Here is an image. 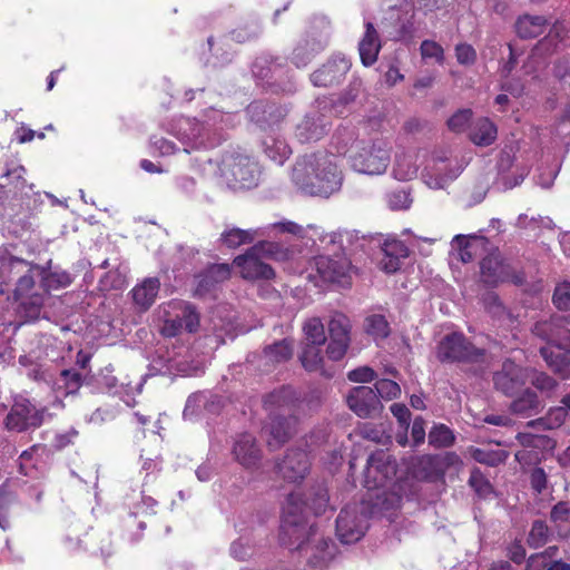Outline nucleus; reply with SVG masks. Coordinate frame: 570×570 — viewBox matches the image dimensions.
<instances>
[{
  "mask_svg": "<svg viewBox=\"0 0 570 570\" xmlns=\"http://www.w3.org/2000/svg\"><path fill=\"white\" fill-rule=\"evenodd\" d=\"M470 454L476 462L489 466H497L507 459L503 451H489L480 448H472Z\"/></svg>",
  "mask_w": 570,
  "mask_h": 570,
  "instance_id": "59",
  "label": "nucleus"
},
{
  "mask_svg": "<svg viewBox=\"0 0 570 570\" xmlns=\"http://www.w3.org/2000/svg\"><path fill=\"white\" fill-rule=\"evenodd\" d=\"M454 453L444 455H422L414 463V474L416 478L426 481H438L443 479L448 468L456 460Z\"/></svg>",
  "mask_w": 570,
  "mask_h": 570,
  "instance_id": "19",
  "label": "nucleus"
},
{
  "mask_svg": "<svg viewBox=\"0 0 570 570\" xmlns=\"http://www.w3.org/2000/svg\"><path fill=\"white\" fill-rule=\"evenodd\" d=\"M261 33L262 26L259 20L256 17H248L243 19L238 26L228 33V37L237 43H244L258 38Z\"/></svg>",
  "mask_w": 570,
  "mask_h": 570,
  "instance_id": "45",
  "label": "nucleus"
},
{
  "mask_svg": "<svg viewBox=\"0 0 570 570\" xmlns=\"http://www.w3.org/2000/svg\"><path fill=\"white\" fill-rule=\"evenodd\" d=\"M517 439L523 448L547 449L553 446V441L546 435L519 433Z\"/></svg>",
  "mask_w": 570,
  "mask_h": 570,
  "instance_id": "61",
  "label": "nucleus"
},
{
  "mask_svg": "<svg viewBox=\"0 0 570 570\" xmlns=\"http://www.w3.org/2000/svg\"><path fill=\"white\" fill-rule=\"evenodd\" d=\"M330 343L326 353L330 360H342L351 343V322L348 317L342 313H334L327 324Z\"/></svg>",
  "mask_w": 570,
  "mask_h": 570,
  "instance_id": "13",
  "label": "nucleus"
},
{
  "mask_svg": "<svg viewBox=\"0 0 570 570\" xmlns=\"http://www.w3.org/2000/svg\"><path fill=\"white\" fill-rule=\"evenodd\" d=\"M234 459L245 469H257L262 460V451L256 439L249 433L239 434L233 444Z\"/></svg>",
  "mask_w": 570,
  "mask_h": 570,
  "instance_id": "25",
  "label": "nucleus"
},
{
  "mask_svg": "<svg viewBox=\"0 0 570 570\" xmlns=\"http://www.w3.org/2000/svg\"><path fill=\"white\" fill-rule=\"evenodd\" d=\"M263 150L265 155L277 165H283L292 154L285 139L275 136H267L263 140Z\"/></svg>",
  "mask_w": 570,
  "mask_h": 570,
  "instance_id": "46",
  "label": "nucleus"
},
{
  "mask_svg": "<svg viewBox=\"0 0 570 570\" xmlns=\"http://www.w3.org/2000/svg\"><path fill=\"white\" fill-rule=\"evenodd\" d=\"M327 22L325 19H320L314 22V26L306 31L305 36L296 43L293 49L291 61L297 67H306L316 55L325 49L327 46Z\"/></svg>",
  "mask_w": 570,
  "mask_h": 570,
  "instance_id": "8",
  "label": "nucleus"
},
{
  "mask_svg": "<svg viewBox=\"0 0 570 570\" xmlns=\"http://www.w3.org/2000/svg\"><path fill=\"white\" fill-rule=\"evenodd\" d=\"M204 170L220 177L232 188H252L261 175L258 163L240 149L225 150L219 160L208 158Z\"/></svg>",
  "mask_w": 570,
  "mask_h": 570,
  "instance_id": "3",
  "label": "nucleus"
},
{
  "mask_svg": "<svg viewBox=\"0 0 570 570\" xmlns=\"http://www.w3.org/2000/svg\"><path fill=\"white\" fill-rule=\"evenodd\" d=\"M328 127L326 117L320 111H313L296 126L295 136L302 144L314 142L326 135Z\"/></svg>",
  "mask_w": 570,
  "mask_h": 570,
  "instance_id": "26",
  "label": "nucleus"
},
{
  "mask_svg": "<svg viewBox=\"0 0 570 570\" xmlns=\"http://www.w3.org/2000/svg\"><path fill=\"white\" fill-rule=\"evenodd\" d=\"M396 460L391 453L377 450L372 453L364 471V487L368 490L386 487L396 474Z\"/></svg>",
  "mask_w": 570,
  "mask_h": 570,
  "instance_id": "10",
  "label": "nucleus"
},
{
  "mask_svg": "<svg viewBox=\"0 0 570 570\" xmlns=\"http://www.w3.org/2000/svg\"><path fill=\"white\" fill-rule=\"evenodd\" d=\"M301 499L289 494L283 508L279 527V543L289 550H301L308 538L316 535L314 524L307 527V517L299 507Z\"/></svg>",
  "mask_w": 570,
  "mask_h": 570,
  "instance_id": "6",
  "label": "nucleus"
},
{
  "mask_svg": "<svg viewBox=\"0 0 570 570\" xmlns=\"http://www.w3.org/2000/svg\"><path fill=\"white\" fill-rule=\"evenodd\" d=\"M269 416L271 422L266 426V432L268 433L267 444L271 449L275 450L289 440L295 432L298 421L295 415L275 414Z\"/></svg>",
  "mask_w": 570,
  "mask_h": 570,
  "instance_id": "27",
  "label": "nucleus"
},
{
  "mask_svg": "<svg viewBox=\"0 0 570 570\" xmlns=\"http://www.w3.org/2000/svg\"><path fill=\"white\" fill-rule=\"evenodd\" d=\"M246 112L250 121L266 129L281 122L286 117L287 109L273 102L256 100L247 106Z\"/></svg>",
  "mask_w": 570,
  "mask_h": 570,
  "instance_id": "22",
  "label": "nucleus"
},
{
  "mask_svg": "<svg viewBox=\"0 0 570 570\" xmlns=\"http://www.w3.org/2000/svg\"><path fill=\"white\" fill-rule=\"evenodd\" d=\"M454 441L453 431L444 424L434 425L429 433V443L438 449L449 448Z\"/></svg>",
  "mask_w": 570,
  "mask_h": 570,
  "instance_id": "57",
  "label": "nucleus"
},
{
  "mask_svg": "<svg viewBox=\"0 0 570 570\" xmlns=\"http://www.w3.org/2000/svg\"><path fill=\"white\" fill-rule=\"evenodd\" d=\"M232 267L227 263L213 264L198 276L196 292L200 295L210 292L217 284L229 278Z\"/></svg>",
  "mask_w": 570,
  "mask_h": 570,
  "instance_id": "34",
  "label": "nucleus"
},
{
  "mask_svg": "<svg viewBox=\"0 0 570 570\" xmlns=\"http://www.w3.org/2000/svg\"><path fill=\"white\" fill-rule=\"evenodd\" d=\"M328 242L333 245H337L343 255L342 257H346L362 248L364 238H361L356 232L337 230L328 235Z\"/></svg>",
  "mask_w": 570,
  "mask_h": 570,
  "instance_id": "42",
  "label": "nucleus"
},
{
  "mask_svg": "<svg viewBox=\"0 0 570 570\" xmlns=\"http://www.w3.org/2000/svg\"><path fill=\"white\" fill-rule=\"evenodd\" d=\"M481 279L484 284L494 286L509 278V266L500 254L491 253L480 263Z\"/></svg>",
  "mask_w": 570,
  "mask_h": 570,
  "instance_id": "33",
  "label": "nucleus"
},
{
  "mask_svg": "<svg viewBox=\"0 0 570 570\" xmlns=\"http://www.w3.org/2000/svg\"><path fill=\"white\" fill-rule=\"evenodd\" d=\"M525 371L511 360H505L501 370L493 375L495 389L508 396L515 394L525 384Z\"/></svg>",
  "mask_w": 570,
  "mask_h": 570,
  "instance_id": "21",
  "label": "nucleus"
},
{
  "mask_svg": "<svg viewBox=\"0 0 570 570\" xmlns=\"http://www.w3.org/2000/svg\"><path fill=\"white\" fill-rule=\"evenodd\" d=\"M262 256L253 253V246L244 254L234 259V265L240 269L243 278L246 279H271L275 276L274 269L262 262Z\"/></svg>",
  "mask_w": 570,
  "mask_h": 570,
  "instance_id": "24",
  "label": "nucleus"
},
{
  "mask_svg": "<svg viewBox=\"0 0 570 570\" xmlns=\"http://www.w3.org/2000/svg\"><path fill=\"white\" fill-rule=\"evenodd\" d=\"M358 141L355 130L350 128L337 129L332 137V146L337 155L352 154Z\"/></svg>",
  "mask_w": 570,
  "mask_h": 570,
  "instance_id": "50",
  "label": "nucleus"
},
{
  "mask_svg": "<svg viewBox=\"0 0 570 570\" xmlns=\"http://www.w3.org/2000/svg\"><path fill=\"white\" fill-rule=\"evenodd\" d=\"M470 136L475 145L489 146L497 138V127L488 118H482L476 121Z\"/></svg>",
  "mask_w": 570,
  "mask_h": 570,
  "instance_id": "51",
  "label": "nucleus"
},
{
  "mask_svg": "<svg viewBox=\"0 0 570 570\" xmlns=\"http://www.w3.org/2000/svg\"><path fill=\"white\" fill-rule=\"evenodd\" d=\"M293 355V344L287 338L274 342L264 348V356L272 363H283Z\"/></svg>",
  "mask_w": 570,
  "mask_h": 570,
  "instance_id": "53",
  "label": "nucleus"
},
{
  "mask_svg": "<svg viewBox=\"0 0 570 570\" xmlns=\"http://www.w3.org/2000/svg\"><path fill=\"white\" fill-rule=\"evenodd\" d=\"M303 331L306 343L325 344L326 335L324 324L320 317H312L304 323Z\"/></svg>",
  "mask_w": 570,
  "mask_h": 570,
  "instance_id": "58",
  "label": "nucleus"
},
{
  "mask_svg": "<svg viewBox=\"0 0 570 570\" xmlns=\"http://www.w3.org/2000/svg\"><path fill=\"white\" fill-rule=\"evenodd\" d=\"M42 419V410H38L29 400L20 397L12 405L7 416L6 425L9 430L21 432L30 428L40 426Z\"/></svg>",
  "mask_w": 570,
  "mask_h": 570,
  "instance_id": "14",
  "label": "nucleus"
},
{
  "mask_svg": "<svg viewBox=\"0 0 570 570\" xmlns=\"http://www.w3.org/2000/svg\"><path fill=\"white\" fill-rule=\"evenodd\" d=\"M301 499L299 507L303 514L306 515V511L309 510L315 515H321L328 509V490L324 483H316L308 492L304 495L294 493Z\"/></svg>",
  "mask_w": 570,
  "mask_h": 570,
  "instance_id": "32",
  "label": "nucleus"
},
{
  "mask_svg": "<svg viewBox=\"0 0 570 570\" xmlns=\"http://www.w3.org/2000/svg\"><path fill=\"white\" fill-rule=\"evenodd\" d=\"M292 180L304 194L330 197L341 189L343 176L332 155L316 151L296 160Z\"/></svg>",
  "mask_w": 570,
  "mask_h": 570,
  "instance_id": "1",
  "label": "nucleus"
},
{
  "mask_svg": "<svg viewBox=\"0 0 570 570\" xmlns=\"http://www.w3.org/2000/svg\"><path fill=\"white\" fill-rule=\"evenodd\" d=\"M234 116L219 110H212L208 120L181 117L173 125V135L185 146L184 150L209 149L218 146L224 139L223 129L233 126Z\"/></svg>",
  "mask_w": 570,
  "mask_h": 570,
  "instance_id": "2",
  "label": "nucleus"
},
{
  "mask_svg": "<svg viewBox=\"0 0 570 570\" xmlns=\"http://www.w3.org/2000/svg\"><path fill=\"white\" fill-rule=\"evenodd\" d=\"M50 261L47 266H42L43 273L41 274V288L45 293L52 289L65 288L72 283L71 275L66 271H50Z\"/></svg>",
  "mask_w": 570,
  "mask_h": 570,
  "instance_id": "48",
  "label": "nucleus"
},
{
  "mask_svg": "<svg viewBox=\"0 0 570 570\" xmlns=\"http://www.w3.org/2000/svg\"><path fill=\"white\" fill-rule=\"evenodd\" d=\"M570 315H552L548 320L538 321L532 333L551 344L570 345Z\"/></svg>",
  "mask_w": 570,
  "mask_h": 570,
  "instance_id": "16",
  "label": "nucleus"
},
{
  "mask_svg": "<svg viewBox=\"0 0 570 570\" xmlns=\"http://www.w3.org/2000/svg\"><path fill=\"white\" fill-rule=\"evenodd\" d=\"M381 49L377 31L372 22H365V32L358 43L361 61L365 67L372 66Z\"/></svg>",
  "mask_w": 570,
  "mask_h": 570,
  "instance_id": "35",
  "label": "nucleus"
},
{
  "mask_svg": "<svg viewBox=\"0 0 570 570\" xmlns=\"http://www.w3.org/2000/svg\"><path fill=\"white\" fill-rule=\"evenodd\" d=\"M264 234V228L242 229L232 227L222 233L220 242L228 248H236L240 245L253 243L255 238L262 237Z\"/></svg>",
  "mask_w": 570,
  "mask_h": 570,
  "instance_id": "41",
  "label": "nucleus"
},
{
  "mask_svg": "<svg viewBox=\"0 0 570 570\" xmlns=\"http://www.w3.org/2000/svg\"><path fill=\"white\" fill-rule=\"evenodd\" d=\"M368 528L367 517L358 511L357 505H346L336 519V534L344 544L361 540Z\"/></svg>",
  "mask_w": 570,
  "mask_h": 570,
  "instance_id": "12",
  "label": "nucleus"
},
{
  "mask_svg": "<svg viewBox=\"0 0 570 570\" xmlns=\"http://www.w3.org/2000/svg\"><path fill=\"white\" fill-rule=\"evenodd\" d=\"M3 273H10L11 281L16 278L13 295L20 301V307L29 318H37L45 304V293L36 292V279L41 281V265L19 258L3 265Z\"/></svg>",
  "mask_w": 570,
  "mask_h": 570,
  "instance_id": "4",
  "label": "nucleus"
},
{
  "mask_svg": "<svg viewBox=\"0 0 570 570\" xmlns=\"http://www.w3.org/2000/svg\"><path fill=\"white\" fill-rule=\"evenodd\" d=\"M547 365L562 379L570 375V345L551 344L540 348Z\"/></svg>",
  "mask_w": 570,
  "mask_h": 570,
  "instance_id": "29",
  "label": "nucleus"
},
{
  "mask_svg": "<svg viewBox=\"0 0 570 570\" xmlns=\"http://www.w3.org/2000/svg\"><path fill=\"white\" fill-rule=\"evenodd\" d=\"M170 312L164 320L160 327V333L165 337H175L186 330L188 333H193L199 325V316L195 307L186 302H171L168 305Z\"/></svg>",
  "mask_w": 570,
  "mask_h": 570,
  "instance_id": "11",
  "label": "nucleus"
},
{
  "mask_svg": "<svg viewBox=\"0 0 570 570\" xmlns=\"http://www.w3.org/2000/svg\"><path fill=\"white\" fill-rule=\"evenodd\" d=\"M209 413H217L222 407V400L219 396L207 392L191 393L186 401L183 416L185 420L195 419L202 409Z\"/></svg>",
  "mask_w": 570,
  "mask_h": 570,
  "instance_id": "30",
  "label": "nucleus"
},
{
  "mask_svg": "<svg viewBox=\"0 0 570 570\" xmlns=\"http://www.w3.org/2000/svg\"><path fill=\"white\" fill-rule=\"evenodd\" d=\"M351 61L343 53L333 55L326 63L311 75L315 87H331L338 85L351 69Z\"/></svg>",
  "mask_w": 570,
  "mask_h": 570,
  "instance_id": "17",
  "label": "nucleus"
},
{
  "mask_svg": "<svg viewBox=\"0 0 570 570\" xmlns=\"http://www.w3.org/2000/svg\"><path fill=\"white\" fill-rule=\"evenodd\" d=\"M543 406L538 394L531 389H525L511 402L510 411L513 414L529 417L538 414Z\"/></svg>",
  "mask_w": 570,
  "mask_h": 570,
  "instance_id": "37",
  "label": "nucleus"
},
{
  "mask_svg": "<svg viewBox=\"0 0 570 570\" xmlns=\"http://www.w3.org/2000/svg\"><path fill=\"white\" fill-rule=\"evenodd\" d=\"M283 65L279 58L271 53L263 52L255 58L252 63V73L256 79L268 80L276 75L282 73Z\"/></svg>",
  "mask_w": 570,
  "mask_h": 570,
  "instance_id": "39",
  "label": "nucleus"
},
{
  "mask_svg": "<svg viewBox=\"0 0 570 570\" xmlns=\"http://www.w3.org/2000/svg\"><path fill=\"white\" fill-rule=\"evenodd\" d=\"M297 401H299L297 391L291 386H282L264 397V407L269 412V415L279 414L278 412H282L283 415L285 413L295 415L297 413L296 407H299Z\"/></svg>",
  "mask_w": 570,
  "mask_h": 570,
  "instance_id": "23",
  "label": "nucleus"
},
{
  "mask_svg": "<svg viewBox=\"0 0 570 570\" xmlns=\"http://www.w3.org/2000/svg\"><path fill=\"white\" fill-rule=\"evenodd\" d=\"M365 332L375 340L386 338L390 335V325L385 316L381 314L368 315L364 321Z\"/></svg>",
  "mask_w": 570,
  "mask_h": 570,
  "instance_id": "55",
  "label": "nucleus"
},
{
  "mask_svg": "<svg viewBox=\"0 0 570 570\" xmlns=\"http://www.w3.org/2000/svg\"><path fill=\"white\" fill-rule=\"evenodd\" d=\"M552 302L560 311H567L570 307V282H562L556 286Z\"/></svg>",
  "mask_w": 570,
  "mask_h": 570,
  "instance_id": "64",
  "label": "nucleus"
},
{
  "mask_svg": "<svg viewBox=\"0 0 570 570\" xmlns=\"http://www.w3.org/2000/svg\"><path fill=\"white\" fill-rule=\"evenodd\" d=\"M551 531L542 520H534L528 534L527 542L530 548L538 549L548 543Z\"/></svg>",
  "mask_w": 570,
  "mask_h": 570,
  "instance_id": "56",
  "label": "nucleus"
},
{
  "mask_svg": "<svg viewBox=\"0 0 570 570\" xmlns=\"http://www.w3.org/2000/svg\"><path fill=\"white\" fill-rule=\"evenodd\" d=\"M193 352L185 351V354L170 353L158 355L153 360L147 375H169L178 373L186 376L197 375L204 370V362L191 358Z\"/></svg>",
  "mask_w": 570,
  "mask_h": 570,
  "instance_id": "9",
  "label": "nucleus"
},
{
  "mask_svg": "<svg viewBox=\"0 0 570 570\" xmlns=\"http://www.w3.org/2000/svg\"><path fill=\"white\" fill-rule=\"evenodd\" d=\"M548 26L543 16L524 14L515 22V31L520 38L532 39L542 35Z\"/></svg>",
  "mask_w": 570,
  "mask_h": 570,
  "instance_id": "40",
  "label": "nucleus"
},
{
  "mask_svg": "<svg viewBox=\"0 0 570 570\" xmlns=\"http://www.w3.org/2000/svg\"><path fill=\"white\" fill-rule=\"evenodd\" d=\"M83 383V375L75 370H62L59 376L53 381V386L58 392L65 395L75 394L79 391Z\"/></svg>",
  "mask_w": 570,
  "mask_h": 570,
  "instance_id": "47",
  "label": "nucleus"
},
{
  "mask_svg": "<svg viewBox=\"0 0 570 570\" xmlns=\"http://www.w3.org/2000/svg\"><path fill=\"white\" fill-rule=\"evenodd\" d=\"M26 168L22 165L11 164L7 166L2 178H6L4 186L9 187L14 194L28 195V189L32 190L33 185L28 184L24 178Z\"/></svg>",
  "mask_w": 570,
  "mask_h": 570,
  "instance_id": "44",
  "label": "nucleus"
},
{
  "mask_svg": "<svg viewBox=\"0 0 570 570\" xmlns=\"http://www.w3.org/2000/svg\"><path fill=\"white\" fill-rule=\"evenodd\" d=\"M392 146L384 138L360 140L348 155L351 168L363 175H383L391 163Z\"/></svg>",
  "mask_w": 570,
  "mask_h": 570,
  "instance_id": "5",
  "label": "nucleus"
},
{
  "mask_svg": "<svg viewBox=\"0 0 570 570\" xmlns=\"http://www.w3.org/2000/svg\"><path fill=\"white\" fill-rule=\"evenodd\" d=\"M257 252L263 258H271L274 261H286L289 256V250L279 243L262 240L253 246V253Z\"/></svg>",
  "mask_w": 570,
  "mask_h": 570,
  "instance_id": "54",
  "label": "nucleus"
},
{
  "mask_svg": "<svg viewBox=\"0 0 570 570\" xmlns=\"http://www.w3.org/2000/svg\"><path fill=\"white\" fill-rule=\"evenodd\" d=\"M346 401L348 407L360 417H371L382 409L376 392L370 386L353 387Z\"/></svg>",
  "mask_w": 570,
  "mask_h": 570,
  "instance_id": "20",
  "label": "nucleus"
},
{
  "mask_svg": "<svg viewBox=\"0 0 570 570\" xmlns=\"http://www.w3.org/2000/svg\"><path fill=\"white\" fill-rule=\"evenodd\" d=\"M160 289V282L157 277H147L130 291L132 303L139 312L148 311L155 303Z\"/></svg>",
  "mask_w": 570,
  "mask_h": 570,
  "instance_id": "31",
  "label": "nucleus"
},
{
  "mask_svg": "<svg viewBox=\"0 0 570 570\" xmlns=\"http://www.w3.org/2000/svg\"><path fill=\"white\" fill-rule=\"evenodd\" d=\"M382 250L383 257L380 266L387 274L397 272L401 268L402 259L407 257V248L399 240L385 242Z\"/></svg>",
  "mask_w": 570,
  "mask_h": 570,
  "instance_id": "36",
  "label": "nucleus"
},
{
  "mask_svg": "<svg viewBox=\"0 0 570 570\" xmlns=\"http://www.w3.org/2000/svg\"><path fill=\"white\" fill-rule=\"evenodd\" d=\"M530 382L537 390L544 393L547 396H550L558 386V382L544 372H533Z\"/></svg>",
  "mask_w": 570,
  "mask_h": 570,
  "instance_id": "62",
  "label": "nucleus"
},
{
  "mask_svg": "<svg viewBox=\"0 0 570 570\" xmlns=\"http://www.w3.org/2000/svg\"><path fill=\"white\" fill-rule=\"evenodd\" d=\"M417 165L415 155L413 153L396 154L392 175L395 179L401 181L411 180L417 174Z\"/></svg>",
  "mask_w": 570,
  "mask_h": 570,
  "instance_id": "43",
  "label": "nucleus"
},
{
  "mask_svg": "<svg viewBox=\"0 0 570 570\" xmlns=\"http://www.w3.org/2000/svg\"><path fill=\"white\" fill-rule=\"evenodd\" d=\"M316 271L324 282L344 283L348 275L351 263L346 257L332 258L321 256L315 262Z\"/></svg>",
  "mask_w": 570,
  "mask_h": 570,
  "instance_id": "28",
  "label": "nucleus"
},
{
  "mask_svg": "<svg viewBox=\"0 0 570 570\" xmlns=\"http://www.w3.org/2000/svg\"><path fill=\"white\" fill-rule=\"evenodd\" d=\"M444 161L443 158L434 160L433 166L425 167L422 173L423 181L432 189L445 188L459 175L454 170L443 173L445 167Z\"/></svg>",
  "mask_w": 570,
  "mask_h": 570,
  "instance_id": "38",
  "label": "nucleus"
},
{
  "mask_svg": "<svg viewBox=\"0 0 570 570\" xmlns=\"http://www.w3.org/2000/svg\"><path fill=\"white\" fill-rule=\"evenodd\" d=\"M324 344L305 343L299 355L303 367L308 372L318 371L323 365L322 346Z\"/></svg>",
  "mask_w": 570,
  "mask_h": 570,
  "instance_id": "52",
  "label": "nucleus"
},
{
  "mask_svg": "<svg viewBox=\"0 0 570 570\" xmlns=\"http://www.w3.org/2000/svg\"><path fill=\"white\" fill-rule=\"evenodd\" d=\"M469 484L480 498H488L493 492L491 483L479 469L471 471Z\"/></svg>",
  "mask_w": 570,
  "mask_h": 570,
  "instance_id": "60",
  "label": "nucleus"
},
{
  "mask_svg": "<svg viewBox=\"0 0 570 570\" xmlns=\"http://www.w3.org/2000/svg\"><path fill=\"white\" fill-rule=\"evenodd\" d=\"M308 538L301 547V552L306 559V570H325L336 553V546L331 539Z\"/></svg>",
  "mask_w": 570,
  "mask_h": 570,
  "instance_id": "15",
  "label": "nucleus"
},
{
  "mask_svg": "<svg viewBox=\"0 0 570 570\" xmlns=\"http://www.w3.org/2000/svg\"><path fill=\"white\" fill-rule=\"evenodd\" d=\"M550 521L553 523L559 537H568L570 533V503L560 501L554 504L550 512Z\"/></svg>",
  "mask_w": 570,
  "mask_h": 570,
  "instance_id": "49",
  "label": "nucleus"
},
{
  "mask_svg": "<svg viewBox=\"0 0 570 570\" xmlns=\"http://www.w3.org/2000/svg\"><path fill=\"white\" fill-rule=\"evenodd\" d=\"M436 357L442 363L482 364L485 350L476 347L463 333L452 332L439 342Z\"/></svg>",
  "mask_w": 570,
  "mask_h": 570,
  "instance_id": "7",
  "label": "nucleus"
},
{
  "mask_svg": "<svg viewBox=\"0 0 570 570\" xmlns=\"http://www.w3.org/2000/svg\"><path fill=\"white\" fill-rule=\"evenodd\" d=\"M386 203L392 210L409 209L412 204L411 194L405 189L391 191L386 195Z\"/></svg>",
  "mask_w": 570,
  "mask_h": 570,
  "instance_id": "63",
  "label": "nucleus"
},
{
  "mask_svg": "<svg viewBox=\"0 0 570 570\" xmlns=\"http://www.w3.org/2000/svg\"><path fill=\"white\" fill-rule=\"evenodd\" d=\"M311 462L305 450L293 448L287 450L284 459L276 464L277 473L288 482L302 481L308 473Z\"/></svg>",
  "mask_w": 570,
  "mask_h": 570,
  "instance_id": "18",
  "label": "nucleus"
}]
</instances>
